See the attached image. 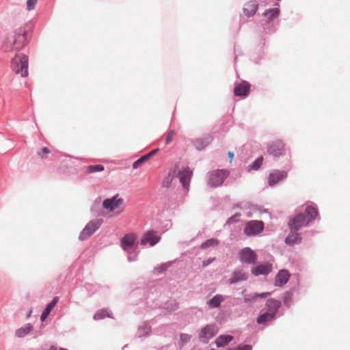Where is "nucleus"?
I'll return each instance as SVG.
<instances>
[{"label": "nucleus", "instance_id": "obj_1", "mask_svg": "<svg viewBox=\"0 0 350 350\" xmlns=\"http://www.w3.org/2000/svg\"><path fill=\"white\" fill-rule=\"evenodd\" d=\"M27 33L25 27L17 29L13 34L10 35L3 44L5 52H12L21 50L27 44Z\"/></svg>", "mask_w": 350, "mask_h": 350}, {"label": "nucleus", "instance_id": "obj_2", "mask_svg": "<svg viewBox=\"0 0 350 350\" xmlns=\"http://www.w3.org/2000/svg\"><path fill=\"white\" fill-rule=\"evenodd\" d=\"M11 68L21 77H27L28 75V57L23 53L16 54L12 59Z\"/></svg>", "mask_w": 350, "mask_h": 350}, {"label": "nucleus", "instance_id": "obj_3", "mask_svg": "<svg viewBox=\"0 0 350 350\" xmlns=\"http://www.w3.org/2000/svg\"><path fill=\"white\" fill-rule=\"evenodd\" d=\"M103 206L110 212L120 214L124 210V200L118 198V196L116 195L111 198L105 200L103 202Z\"/></svg>", "mask_w": 350, "mask_h": 350}, {"label": "nucleus", "instance_id": "obj_4", "mask_svg": "<svg viewBox=\"0 0 350 350\" xmlns=\"http://www.w3.org/2000/svg\"><path fill=\"white\" fill-rule=\"evenodd\" d=\"M228 176V172L224 170L212 171L208 175V185L211 187H216L222 185L225 178Z\"/></svg>", "mask_w": 350, "mask_h": 350}, {"label": "nucleus", "instance_id": "obj_5", "mask_svg": "<svg viewBox=\"0 0 350 350\" xmlns=\"http://www.w3.org/2000/svg\"><path fill=\"white\" fill-rule=\"evenodd\" d=\"M100 224L101 221L98 219L90 221L81 232L79 239L81 241L88 239L99 228Z\"/></svg>", "mask_w": 350, "mask_h": 350}, {"label": "nucleus", "instance_id": "obj_6", "mask_svg": "<svg viewBox=\"0 0 350 350\" xmlns=\"http://www.w3.org/2000/svg\"><path fill=\"white\" fill-rule=\"evenodd\" d=\"M263 228L264 224L262 221L256 220L250 221L245 224L244 232L247 236H254L261 232Z\"/></svg>", "mask_w": 350, "mask_h": 350}, {"label": "nucleus", "instance_id": "obj_7", "mask_svg": "<svg viewBox=\"0 0 350 350\" xmlns=\"http://www.w3.org/2000/svg\"><path fill=\"white\" fill-rule=\"evenodd\" d=\"M161 237L157 235V232L154 230H149L142 235L140 239V244L142 245H146L149 244L150 246H153L156 245Z\"/></svg>", "mask_w": 350, "mask_h": 350}, {"label": "nucleus", "instance_id": "obj_8", "mask_svg": "<svg viewBox=\"0 0 350 350\" xmlns=\"http://www.w3.org/2000/svg\"><path fill=\"white\" fill-rule=\"evenodd\" d=\"M137 239V235L134 233H129L125 234L120 241L121 247L128 253H131L133 246L134 245Z\"/></svg>", "mask_w": 350, "mask_h": 350}, {"label": "nucleus", "instance_id": "obj_9", "mask_svg": "<svg viewBox=\"0 0 350 350\" xmlns=\"http://www.w3.org/2000/svg\"><path fill=\"white\" fill-rule=\"evenodd\" d=\"M239 255L240 260L247 264L254 263L257 259L256 254L250 247H245L241 250Z\"/></svg>", "mask_w": 350, "mask_h": 350}, {"label": "nucleus", "instance_id": "obj_10", "mask_svg": "<svg viewBox=\"0 0 350 350\" xmlns=\"http://www.w3.org/2000/svg\"><path fill=\"white\" fill-rule=\"evenodd\" d=\"M308 222L306 216L304 214H298L288 222V226L291 230H298L302 226H306Z\"/></svg>", "mask_w": 350, "mask_h": 350}, {"label": "nucleus", "instance_id": "obj_11", "mask_svg": "<svg viewBox=\"0 0 350 350\" xmlns=\"http://www.w3.org/2000/svg\"><path fill=\"white\" fill-rule=\"evenodd\" d=\"M217 333V328L214 325H207L203 327L200 333V341L206 342Z\"/></svg>", "mask_w": 350, "mask_h": 350}, {"label": "nucleus", "instance_id": "obj_12", "mask_svg": "<svg viewBox=\"0 0 350 350\" xmlns=\"http://www.w3.org/2000/svg\"><path fill=\"white\" fill-rule=\"evenodd\" d=\"M284 152V144L280 140L273 142L267 147V153L273 157H279Z\"/></svg>", "mask_w": 350, "mask_h": 350}, {"label": "nucleus", "instance_id": "obj_13", "mask_svg": "<svg viewBox=\"0 0 350 350\" xmlns=\"http://www.w3.org/2000/svg\"><path fill=\"white\" fill-rule=\"evenodd\" d=\"M192 171L191 170L187 167L184 168L179 173V179L180 183L183 185V187L187 190H189V183L191 180V178L192 176Z\"/></svg>", "mask_w": 350, "mask_h": 350}, {"label": "nucleus", "instance_id": "obj_14", "mask_svg": "<svg viewBox=\"0 0 350 350\" xmlns=\"http://www.w3.org/2000/svg\"><path fill=\"white\" fill-rule=\"evenodd\" d=\"M286 176V172L284 171H274L269 174L268 180L269 185L273 186L278 182L284 180Z\"/></svg>", "mask_w": 350, "mask_h": 350}, {"label": "nucleus", "instance_id": "obj_15", "mask_svg": "<svg viewBox=\"0 0 350 350\" xmlns=\"http://www.w3.org/2000/svg\"><path fill=\"white\" fill-rule=\"evenodd\" d=\"M250 85L247 81H243L234 89V94L237 96H246L249 94Z\"/></svg>", "mask_w": 350, "mask_h": 350}, {"label": "nucleus", "instance_id": "obj_16", "mask_svg": "<svg viewBox=\"0 0 350 350\" xmlns=\"http://www.w3.org/2000/svg\"><path fill=\"white\" fill-rule=\"evenodd\" d=\"M267 311L269 313H273L275 317L276 313L281 306V302L275 299H269L266 302Z\"/></svg>", "mask_w": 350, "mask_h": 350}, {"label": "nucleus", "instance_id": "obj_17", "mask_svg": "<svg viewBox=\"0 0 350 350\" xmlns=\"http://www.w3.org/2000/svg\"><path fill=\"white\" fill-rule=\"evenodd\" d=\"M258 10V4L255 1H250L246 3L243 7V11L247 17L253 16Z\"/></svg>", "mask_w": 350, "mask_h": 350}, {"label": "nucleus", "instance_id": "obj_18", "mask_svg": "<svg viewBox=\"0 0 350 350\" xmlns=\"http://www.w3.org/2000/svg\"><path fill=\"white\" fill-rule=\"evenodd\" d=\"M290 274L286 270H281L276 275L275 283L277 286H283L289 280Z\"/></svg>", "mask_w": 350, "mask_h": 350}, {"label": "nucleus", "instance_id": "obj_19", "mask_svg": "<svg viewBox=\"0 0 350 350\" xmlns=\"http://www.w3.org/2000/svg\"><path fill=\"white\" fill-rule=\"evenodd\" d=\"M271 271V265H260L252 268V273L255 275H267Z\"/></svg>", "mask_w": 350, "mask_h": 350}, {"label": "nucleus", "instance_id": "obj_20", "mask_svg": "<svg viewBox=\"0 0 350 350\" xmlns=\"http://www.w3.org/2000/svg\"><path fill=\"white\" fill-rule=\"evenodd\" d=\"M58 301H59V297H55L53 298V299L49 304H47V306H46L45 309L42 312L41 317H40V319L42 321H44L47 318V317L50 314L51 311L55 306V305L58 302Z\"/></svg>", "mask_w": 350, "mask_h": 350}, {"label": "nucleus", "instance_id": "obj_21", "mask_svg": "<svg viewBox=\"0 0 350 350\" xmlns=\"http://www.w3.org/2000/svg\"><path fill=\"white\" fill-rule=\"evenodd\" d=\"M275 319V317L273 316V313H269L267 311H266L265 312L260 314L258 317L256 322L258 324L266 325L267 323L272 321Z\"/></svg>", "mask_w": 350, "mask_h": 350}, {"label": "nucleus", "instance_id": "obj_22", "mask_svg": "<svg viewBox=\"0 0 350 350\" xmlns=\"http://www.w3.org/2000/svg\"><path fill=\"white\" fill-rule=\"evenodd\" d=\"M301 240V234L296 232H291L286 238L285 242L289 245H294L300 243Z\"/></svg>", "mask_w": 350, "mask_h": 350}, {"label": "nucleus", "instance_id": "obj_23", "mask_svg": "<svg viewBox=\"0 0 350 350\" xmlns=\"http://www.w3.org/2000/svg\"><path fill=\"white\" fill-rule=\"evenodd\" d=\"M224 299H225L223 295H216L207 302V304L211 308H218L221 303L224 301Z\"/></svg>", "mask_w": 350, "mask_h": 350}, {"label": "nucleus", "instance_id": "obj_24", "mask_svg": "<svg viewBox=\"0 0 350 350\" xmlns=\"http://www.w3.org/2000/svg\"><path fill=\"white\" fill-rule=\"evenodd\" d=\"M33 329V326L31 324H27L24 327H22L16 330L15 334L17 337L23 338Z\"/></svg>", "mask_w": 350, "mask_h": 350}, {"label": "nucleus", "instance_id": "obj_25", "mask_svg": "<svg viewBox=\"0 0 350 350\" xmlns=\"http://www.w3.org/2000/svg\"><path fill=\"white\" fill-rule=\"evenodd\" d=\"M232 339L233 337L230 335H221L216 339L215 343L219 347H224L228 345Z\"/></svg>", "mask_w": 350, "mask_h": 350}, {"label": "nucleus", "instance_id": "obj_26", "mask_svg": "<svg viewBox=\"0 0 350 350\" xmlns=\"http://www.w3.org/2000/svg\"><path fill=\"white\" fill-rule=\"evenodd\" d=\"M305 213L307 215L306 217V219L309 223L313 221L317 215V211L316 208L312 206H307L305 209Z\"/></svg>", "mask_w": 350, "mask_h": 350}, {"label": "nucleus", "instance_id": "obj_27", "mask_svg": "<svg viewBox=\"0 0 350 350\" xmlns=\"http://www.w3.org/2000/svg\"><path fill=\"white\" fill-rule=\"evenodd\" d=\"M247 275L245 273L241 271H236L233 273L232 278L230 279V284H234L239 281L245 280Z\"/></svg>", "mask_w": 350, "mask_h": 350}, {"label": "nucleus", "instance_id": "obj_28", "mask_svg": "<svg viewBox=\"0 0 350 350\" xmlns=\"http://www.w3.org/2000/svg\"><path fill=\"white\" fill-rule=\"evenodd\" d=\"M105 317L112 318L109 312L107 309L99 310L94 315V320H100Z\"/></svg>", "mask_w": 350, "mask_h": 350}, {"label": "nucleus", "instance_id": "obj_29", "mask_svg": "<svg viewBox=\"0 0 350 350\" xmlns=\"http://www.w3.org/2000/svg\"><path fill=\"white\" fill-rule=\"evenodd\" d=\"M104 166L103 165H88L85 168V172L88 174H92L98 172H102L104 170Z\"/></svg>", "mask_w": 350, "mask_h": 350}, {"label": "nucleus", "instance_id": "obj_30", "mask_svg": "<svg viewBox=\"0 0 350 350\" xmlns=\"http://www.w3.org/2000/svg\"><path fill=\"white\" fill-rule=\"evenodd\" d=\"M271 295V293H255L251 297L250 295H245L244 300L245 302L254 301L257 298H265Z\"/></svg>", "mask_w": 350, "mask_h": 350}, {"label": "nucleus", "instance_id": "obj_31", "mask_svg": "<svg viewBox=\"0 0 350 350\" xmlns=\"http://www.w3.org/2000/svg\"><path fill=\"white\" fill-rule=\"evenodd\" d=\"M218 241L215 239H211L202 243L200 247L202 249H206L210 247H215L218 245Z\"/></svg>", "mask_w": 350, "mask_h": 350}, {"label": "nucleus", "instance_id": "obj_32", "mask_svg": "<svg viewBox=\"0 0 350 350\" xmlns=\"http://www.w3.org/2000/svg\"><path fill=\"white\" fill-rule=\"evenodd\" d=\"M279 14V10L277 8H273L267 10L265 12V15L268 17L269 20H272L274 18H276Z\"/></svg>", "mask_w": 350, "mask_h": 350}, {"label": "nucleus", "instance_id": "obj_33", "mask_svg": "<svg viewBox=\"0 0 350 350\" xmlns=\"http://www.w3.org/2000/svg\"><path fill=\"white\" fill-rule=\"evenodd\" d=\"M148 160V156L143 155L139 159H137L133 163V167L134 169H137L142 166Z\"/></svg>", "mask_w": 350, "mask_h": 350}, {"label": "nucleus", "instance_id": "obj_34", "mask_svg": "<svg viewBox=\"0 0 350 350\" xmlns=\"http://www.w3.org/2000/svg\"><path fill=\"white\" fill-rule=\"evenodd\" d=\"M208 142H204L203 139H199L196 141V146L198 150H202L208 144Z\"/></svg>", "mask_w": 350, "mask_h": 350}, {"label": "nucleus", "instance_id": "obj_35", "mask_svg": "<svg viewBox=\"0 0 350 350\" xmlns=\"http://www.w3.org/2000/svg\"><path fill=\"white\" fill-rule=\"evenodd\" d=\"M180 338V345L183 346L190 340L191 336L187 334H181Z\"/></svg>", "mask_w": 350, "mask_h": 350}, {"label": "nucleus", "instance_id": "obj_36", "mask_svg": "<svg viewBox=\"0 0 350 350\" xmlns=\"http://www.w3.org/2000/svg\"><path fill=\"white\" fill-rule=\"evenodd\" d=\"M174 135H175V131L173 130L170 131L165 137V144H169L170 143H171L173 140Z\"/></svg>", "mask_w": 350, "mask_h": 350}, {"label": "nucleus", "instance_id": "obj_37", "mask_svg": "<svg viewBox=\"0 0 350 350\" xmlns=\"http://www.w3.org/2000/svg\"><path fill=\"white\" fill-rule=\"evenodd\" d=\"M263 161L262 157L258 158L252 165V169L254 170H257L260 166L262 165Z\"/></svg>", "mask_w": 350, "mask_h": 350}, {"label": "nucleus", "instance_id": "obj_38", "mask_svg": "<svg viewBox=\"0 0 350 350\" xmlns=\"http://www.w3.org/2000/svg\"><path fill=\"white\" fill-rule=\"evenodd\" d=\"M37 2H38V0H27V9L28 10H33L37 4Z\"/></svg>", "mask_w": 350, "mask_h": 350}, {"label": "nucleus", "instance_id": "obj_39", "mask_svg": "<svg viewBox=\"0 0 350 350\" xmlns=\"http://www.w3.org/2000/svg\"><path fill=\"white\" fill-rule=\"evenodd\" d=\"M172 179H173V178H172L171 176H170V175H169V176H167V178L163 180V187H168L170 185V184H171V183H172Z\"/></svg>", "mask_w": 350, "mask_h": 350}, {"label": "nucleus", "instance_id": "obj_40", "mask_svg": "<svg viewBox=\"0 0 350 350\" xmlns=\"http://www.w3.org/2000/svg\"><path fill=\"white\" fill-rule=\"evenodd\" d=\"M170 264L169 263L163 264L160 267L157 268V269L159 273H161L162 271L167 270V268L170 267Z\"/></svg>", "mask_w": 350, "mask_h": 350}, {"label": "nucleus", "instance_id": "obj_41", "mask_svg": "<svg viewBox=\"0 0 350 350\" xmlns=\"http://www.w3.org/2000/svg\"><path fill=\"white\" fill-rule=\"evenodd\" d=\"M240 216V214H236L234 215V216L230 217L228 221H227V223L228 224H233V223H235L238 219L237 217H239Z\"/></svg>", "mask_w": 350, "mask_h": 350}, {"label": "nucleus", "instance_id": "obj_42", "mask_svg": "<svg viewBox=\"0 0 350 350\" xmlns=\"http://www.w3.org/2000/svg\"><path fill=\"white\" fill-rule=\"evenodd\" d=\"M215 260V258H208L207 260L206 261H204L202 262V266L203 267H206L208 266L210 263H211L212 262H213Z\"/></svg>", "mask_w": 350, "mask_h": 350}, {"label": "nucleus", "instance_id": "obj_43", "mask_svg": "<svg viewBox=\"0 0 350 350\" xmlns=\"http://www.w3.org/2000/svg\"><path fill=\"white\" fill-rule=\"evenodd\" d=\"M159 151V149H154L149 153L145 154L146 156H148V159H149L152 156L154 155L157 152Z\"/></svg>", "mask_w": 350, "mask_h": 350}, {"label": "nucleus", "instance_id": "obj_44", "mask_svg": "<svg viewBox=\"0 0 350 350\" xmlns=\"http://www.w3.org/2000/svg\"><path fill=\"white\" fill-rule=\"evenodd\" d=\"M239 349H240L241 350H251L252 347L250 345H245L243 346L242 347H239Z\"/></svg>", "mask_w": 350, "mask_h": 350}, {"label": "nucleus", "instance_id": "obj_45", "mask_svg": "<svg viewBox=\"0 0 350 350\" xmlns=\"http://www.w3.org/2000/svg\"><path fill=\"white\" fill-rule=\"evenodd\" d=\"M44 154H49L51 152L50 150L46 148V147H44L42 150H41Z\"/></svg>", "mask_w": 350, "mask_h": 350}, {"label": "nucleus", "instance_id": "obj_46", "mask_svg": "<svg viewBox=\"0 0 350 350\" xmlns=\"http://www.w3.org/2000/svg\"><path fill=\"white\" fill-rule=\"evenodd\" d=\"M228 157L230 158V160L232 161V159L234 157V153L232 152H228Z\"/></svg>", "mask_w": 350, "mask_h": 350}, {"label": "nucleus", "instance_id": "obj_47", "mask_svg": "<svg viewBox=\"0 0 350 350\" xmlns=\"http://www.w3.org/2000/svg\"><path fill=\"white\" fill-rule=\"evenodd\" d=\"M38 154L41 157L42 159H44V157L42 156L40 151H39Z\"/></svg>", "mask_w": 350, "mask_h": 350}, {"label": "nucleus", "instance_id": "obj_48", "mask_svg": "<svg viewBox=\"0 0 350 350\" xmlns=\"http://www.w3.org/2000/svg\"><path fill=\"white\" fill-rule=\"evenodd\" d=\"M59 350H67V349H64V348H60V349H59Z\"/></svg>", "mask_w": 350, "mask_h": 350}, {"label": "nucleus", "instance_id": "obj_49", "mask_svg": "<svg viewBox=\"0 0 350 350\" xmlns=\"http://www.w3.org/2000/svg\"><path fill=\"white\" fill-rule=\"evenodd\" d=\"M237 350H241L240 349H237Z\"/></svg>", "mask_w": 350, "mask_h": 350}]
</instances>
